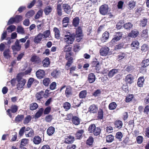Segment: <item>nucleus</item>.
<instances>
[{
    "instance_id": "obj_54",
    "label": "nucleus",
    "mask_w": 149,
    "mask_h": 149,
    "mask_svg": "<svg viewBox=\"0 0 149 149\" xmlns=\"http://www.w3.org/2000/svg\"><path fill=\"white\" fill-rule=\"evenodd\" d=\"M135 2L133 1H130L128 3V7L131 9L133 8L135 6Z\"/></svg>"
},
{
    "instance_id": "obj_49",
    "label": "nucleus",
    "mask_w": 149,
    "mask_h": 149,
    "mask_svg": "<svg viewBox=\"0 0 149 149\" xmlns=\"http://www.w3.org/2000/svg\"><path fill=\"white\" fill-rule=\"evenodd\" d=\"M133 26V25L130 22H128L124 25V28L126 29L130 30Z\"/></svg>"
},
{
    "instance_id": "obj_6",
    "label": "nucleus",
    "mask_w": 149,
    "mask_h": 149,
    "mask_svg": "<svg viewBox=\"0 0 149 149\" xmlns=\"http://www.w3.org/2000/svg\"><path fill=\"white\" fill-rule=\"evenodd\" d=\"M36 75L38 79L43 78L45 75V72L44 70L39 69L36 72Z\"/></svg>"
},
{
    "instance_id": "obj_37",
    "label": "nucleus",
    "mask_w": 149,
    "mask_h": 149,
    "mask_svg": "<svg viewBox=\"0 0 149 149\" xmlns=\"http://www.w3.org/2000/svg\"><path fill=\"white\" fill-rule=\"evenodd\" d=\"M109 36V33L107 31H105L102 35V40L103 41H105V40L108 39Z\"/></svg>"
},
{
    "instance_id": "obj_20",
    "label": "nucleus",
    "mask_w": 149,
    "mask_h": 149,
    "mask_svg": "<svg viewBox=\"0 0 149 149\" xmlns=\"http://www.w3.org/2000/svg\"><path fill=\"white\" fill-rule=\"evenodd\" d=\"M72 95V88L70 86H68L66 89V96L68 97Z\"/></svg>"
},
{
    "instance_id": "obj_64",
    "label": "nucleus",
    "mask_w": 149,
    "mask_h": 149,
    "mask_svg": "<svg viewBox=\"0 0 149 149\" xmlns=\"http://www.w3.org/2000/svg\"><path fill=\"white\" fill-rule=\"evenodd\" d=\"M56 83L55 82H53L50 84L49 88L51 90H54L56 88Z\"/></svg>"
},
{
    "instance_id": "obj_47",
    "label": "nucleus",
    "mask_w": 149,
    "mask_h": 149,
    "mask_svg": "<svg viewBox=\"0 0 149 149\" xmlns=\"http://www.w3.org/2000/svg\"><path fill=\"white\" fill-rule=\"evenodd\" d=\"M101 132V129L98 127H95L94 131L93 132L95 136H97L100 134Z\"/></svg>"
},
{
    "instance_id": "obj_51",
    "label": "nucleus",
    "mask_w": 149,
    "mask_h": 149,
    "mask_svg": "<svg viewBox=\"0 0 149 149\" xmlns=\"http://www.w3.org/2000/svg\"><path fill=\"white\" fill-rule=\"evenodd\" d=\"M43 36H44V38H46L49 37L50 34V31L49 30H47L43 32Z\"/></svg>"
},
{
    "instance_id": "obj_59",
    "label": "nucleus",
    "mask_w": 149,
    "mask_h": 149,
    "mask_svg": "<svg viewBox=\"0 0 149 149\" xmlns=\"http://www.w3.org/2000/svg\"><path fill=\"white\" fill-rule=\"evenodd\" d=\"M17 137V133L16 132H14L12 133V138L11 139V141H15Z\"/></svg>"
},
{
    "instance_id": "obj_28",
    "label": "nucleus",
    "mask_w": 149,
    "mask_h": 149,
    "mask_svg": "<svg viewBox=\"0 0 149 149\" xmlns=\"http://www.w3.org/2000/svg\"><path fill=\"white\" fill-rule=\"evenodd\" d=\"M50 80L49 78H45L42 81L43 85L46 87L48 86L50 83Z\"/></svg>"
},
{
    "instance_id": "obj_40",
    "label": "nucleus",
    "mask_w": 149,
    "mask_h": 149,
    "mask_svg": "<svg viewBox=\"0 0 149 149\" xmlns=\"http://www.w3.org/2000/svg\"><path fill=\"white\" fill-rule=\"evenodd\" d=\"M14 18L15 20V23H19L23 19L21 15H17Z\"/></svg>"
},
{
    "instance_id": "obj_43",
    "label": "nucleus",
    "mask_w": 149,
    "mask_h": 149,
    "mask_svg": "<svg viewBox=\"0 0 149 149\" xmlns=\"http://www.w3.org/2000/svg\"><path fill=\"white\" fill-rule=\"evenodd\" d=\"M117 105L115 102H112L110 103L109 106V109L111 110H113L116 109Z\"/></svg>"
},
{
    "instance_id": "obj_34",
    "label": "nucleus",
    "mask_w": 149,
    "mask_h": 149,
    "mask_svg": "<svg viewBox=\"0 0 149 149\" xmlns=\"http://www.w3.org/2000/svg\"><path fill=\"white\" fill-rule=\"evenodd\" d=\"M144 81V79L143 77H140L138 79L137 82V84L138 86L140 87H142Z\"/></svg>"
},
{
    "instance_id": "obj_29",
    "label": "nucleus",
    "mask_w": 149,
    "mask_h": 149,
    "mask_svg": "<svg viewBox=\"0 0 149 149\" xmlns=\"http://www.w3.org/2000/svg\"><path fill=\"white\" fill-rule=\"evenodd\" d=\"M139 43L137 41H133L131 44V46L132 49H137L139 47Z\"/></svg>"
},
{
    "instance_id": "obj_58",
    "label": "nucleus",
    "mask_w": 149,
    "mask_h": 149,
    "mask_svg": "<svg viewBox=\"0 0 149 149\" xmlns=\"http://www.w3.org/2000/svg\"><path fill=\"white\" fill-rule=\"evenodd\" d=\"M113 137L112 135H109L106 137V141L108 142H111L113 140Z\"/></svg>"
},
{
    "instance_id": "obj_33",
    "label": "nucleus",
    "mask_w": 149,
    "mask_h": 149,
    "mask_svg": "<svg viewBox=\"0 0 149 149\" xmlns=\"http://www.w3.org/2000/svg\"><path fill=\"white\" fill-rule=\"evenodd\" d=\"M80 19L78 17H76L73 20L72 24L75 27L77 26L79 24Z\"/></svg>"
},
{
    "instance_id": "obj_4",
    "label": "nucleus",
    "mask_w": 149,
    "mask_h": 149,
    "mask_svg": "<svg viewBox=\"0 0 149 149\" xmlns=\"http://www.w3.org/2000/svg\"><path fill=\"white\" fill-rule=\"evenodd\" d=\"M123 33L122 32H118L115 33L111 42L113 44L120 40L122 37Z\"/></svg>"
},
{
    "instance_id": "obj_17",
    "label": "nucleus",
    "mask_w": 149,
    "mask_h": 149,
    "mask_svg": "<svg viewBox=\"0 0 149 149\" xmlns=\"http://www.w3.org/2000/svg\"><path fill=\"white\" fill-rule=\"evenodd\" d=\"M72 48L66 44V56L69 57L72 55V53L71 52Z\"/></svg>"
},
{
    "instance_id": "obj_19",
    "label": "nucleus",
    "mask_w": 149,
    "mask_h": 149,
    "mask_svg": "<svg viewBox=\"0 0 149 149\" xmlns=\"http://www.w3.org/2000/svg\"><path fill=\"white\" fill-rule=\"evenodd\" d=\"M88 80L90 83H91L94 82L95 79V77L93 73L90 74L88 77Z\"/></svg>"
},
{
    "instance_id": "obj_27",
    "label": "nucleus",
    "mask_w": 149,
    "mask_h": 149,
    "mask_svg": "<svg viewBox=\"0 0 149 149\" xmlns=\"http://www.w3.org/2000/svg\"><path fill=\"white\" fill-rule=\"evenodd\" d=\"M72 121L73 123L75 125H77L80 124V119L76 116H73Z\"/></svg>"
},
{
    "instance_id": "obj_12",
    "label": "nucleus",
    "mask_w": 149,
    "mask_h": 149,
    "mask_svg": "<svg viewBox=\"0 0 149 149\" xmlns=\"http://www.w3.org/2000/svg\"><path fill=\"white\" fill-rule=\"evenodd\" d=\"M120 70L119 69L114 68L110 70L108 73V76L109 78L112 77L114 75L118 73Z\"/></svg>"
},
{
    "instance_id": "obj_22",
    "label": "nucleus",
    "mask_w": 149,
    "mask_h": 149,
    "mask_svg": "<svg viewBox=\"0 0 149 149\" xmlns=\"http://www.w3.org/2000/svg\"><path fill=\"white\" fill-rule=\"evenodd\" d=\"M55 130V128L53 127H49L47 130V134L49 136L52 135L54 133Z\"/></svg>"
},
{
    "instance_id": "obj_39",
    "label": "nucleus",
    "mask_w": 149,
    "mask_h": 149,
    "mask_svg": "<svg viewBox=\"0 0 149 149\" xmlns=\"http://www.w3.org/2000/svg\"><path fill=\"white\" fill-rule=\"evenodd\" d=\"M149 65V59H145L143 60L141 63L142 67L146 68Z\"/></svg>"
},
{
    "instance_id": "obj_60",
    "label": "nucleus",
    "mask_w": 149,
    "mask_h": 149,
    "mask_svg": "<svg viewBox=\"0 0 149 149\" xmlns=\"http://www.w3.org/2000/svg\"><path fill=\"white\" fill-rule=\"evenodd\" d=\"M51 109L50 107H47L45 109L44 111L43 110L44 114L45 115L48 114L50 112Z\"/></svg>"
},
{
    "instance_id": "obj_15",
    "label": "nucleus",
    "mask_w": 149,
    "mask_h": 149,
    "mask_svg": "<svg viewBox=\"0 0 149 149\" xmlns=\"http://www.w3.org/2000/svg\"><path fill=\"white\" fill-rule=\"evenodd\" d=\"M139 33L138 31L136 29L132 30L128 34V36L132 38H136Z\"/></svg>"
},
{
    "instance_id": "obj_30",
    "label": "nucleus",
    "mask_w": 149,
    "mask_h": 149,
    "mask_svg": "<svg viewBox=\"0 0 149 149\" xmlns=\"http://www.w3.org/2000/svg\"><path fill=\"white\" fill-rule=\"evenodd\" d=\"M32 118V116L31 115H27L24 118L23 121V123L24 124H27L31 120Z\"/></svg>"
},
{
    "instance_id": "obj_63",
    "label": "nucleus",
    "mask_w": 149,
    "mask_h": 149,
    "mask_svg": "<svg viewBox=\"0 0 149 149\" xmlns=\"http://www.w3.org/2000/svg\"><path fill=\"white\" fill-rule=\"evenodd\" d=\"M33 130L31 129L27 134H26V137H31L34 134Z\"/></svg>"
},
{
    "instance_id": "obj_23",
    "label": "nucleus",
    "mask_w": 149,
    "mask_h": 149,
    "mask_svg": "<svg viewBox=\"0 0 149 149\" xmlns=\"http://www.w3.org/2000/svg\"><path fill=\"white\" fill-rule=\"evenodd\" d=\"M114 125L115 127L120 129L122 128L123 125V123L121 120H118L115 121Z\"/></svg>"
},
{
    "instance_id": "obj_61",
    "label": "nucleus",
    "mask_w": 149,
    "mask_h": 149,
    "mask_svg": "<svg viewBox=\"0 0 149 149\" xmlns=\"http://www.w3.org/2000/svg\"><path fill=\"white\" fill-rule=\"evenodd\" d=\"M134 69V66L132 65H130L128 66L125 70L127 72H132Z\"/></svg>"
},
{
    "instance_id": "obj_18",
    "label": "nucleus",
    "mask_w": 149,
    "mask_h": 149,
    "mask_svg": "<svg viewBox=\"0 0 149 149\" xmlns=\"http://www.w3.org/2000/svg\"><path fill=\"white\" fill-rule=\"evenodd\" d=\"M60 75V72L56 70H54L51 73V76L54 78H57Z\"/></svg>"
},
{
    "instance_id": "obj_21",
    "label": "nucleus",
    "mask_w": 149,
    "mask_h": 149,
    "mask_svg": "<svg viewBox=\"0 0 149 149\" xmlns=\"http://www.w3.org/2000/svg\"><path fill=\"white\" fill-rule=\"evenodd\" d=\"M43 66L44 67H48L50 64L49 59L48 57H46L42 61Z\"/></svg>"
},
{
    "instance_id": "obj_10",
    "label": "nucleus",
    "mask_w": 149,
    "mask_h": 149,
    "mask_svg": "<svg viewBox=\"0 0 149 149\" xmlns=\"http://www.w3.org/2000/svg\"><path fill=\"white\" fill-rule=\"evenodd\" d=\"M134 77L131 74L127 75L125 79V81L127 84H131L133 82Z\"/></svg>"
},
{
    "instance_id": "obj_14",
    "label": "nucleus",
    "mask_w": 149,
    "mask_h": 149,
    "mask_svg": "<svg viewBox=\"0 0 149 149\" xmlns=\"http://www.w3.org/2000/svg\"><path fill=\"white\" fill-rule=\"evenodd\" d=\"M44 95V91H41L37 92L35 95V97L38 101H40L43 98Z\"/></svg>"
},
{
    "instance_id": "obj_13",
    "label": "nucleus",
    "mask_w": 149,
    "mask_h": 149,
    "mask_svg": "<svg viewBox=\"0 0 149 149\" xmlns=\"http://www.w3.org/2000/svg\"><path fill=\"white\" fill-rule=\"evenodd\" d=\"M74 140V136L69 134L66 136V143H72L73 142Z\"/></svg>"
},
{
    "instance_id": "obj_35",
    "label": "nucleus",
    "mask_w": 149,
    "mask_h": 149,
    "mask_svg": "<svg viewBox=\"0 0 149 149\" xmlns=\"http://www.w3.org/2000/svg\"><path fill=\"white\" fill-rule=\"evenodd\" d=\"M24 118V115H18L16 117L15 119V121L16 122H19L21 121Z\"/></svg>"
},
{
    "instance_id": "obj_2",
    "label": "nucleus",
    "mask_w": 149,
    "mask_h": 149,
    "mask_svg": "<svg viewBox=\"0 0 149 149\" xmlns=\"http://www.w3.org/2000/svg\"><path fill=\"white\" fill-rule=\"evenodd\" d=\"M74 39V36L70 33L69 32L66 33V44H72Z\"/></svg>"
},
{
    "instance_id": "obj_62",
    "label": "nucleus",
    "mask_w": 149,
    "mask_h": 149,
    "mask_svg": "<svg viewBox=\"0 0 149 149\" xmlns=\"http://www.w3.org/2000/svg\"><path fill=\"white\" fill-rule=\"evenodd\" d=\"M81 27H79L76 29L75 35H82Z\"/></svg>"
},
{
    "instance_id": "obj_31",
    "label": "nucleus",
    "mask_w": 149,
    "mask_h": 149,
    "mask_svg": "<svg viewBox=\"0 0 149 149\" xmlns=\"http://www.w3.org/2000/svg\"><path fill=\"white\" fill-rule=\"evenodd\" d=\"M84 133V131L82 130H78L75 134V136L77 139H80Z\"/></svg>"
},
{
    "instance_id": "obj_45",
    "label": "nucleus",
    "mask_w": 149,
    "mask_h": 149,
    "mask_svg": "<svg viewBox=\"0 0 149 149\" xmlns=\"http://www.w3.org/2000/svg\"><path fill=\"white\" fill-rule=\"evenodd\" d=\"M68 57L66 56V59L68 60V61L66 64V65L68 66V67H70L73 62V58L72 57H70L69 58H68Z\"/></svg>"
},
{
    "instance_id": "obj_1",
    "label": "nucleus",
    "mask_w": 149,
    "mask_h": 149,
    "mask_svg": "<svg viewBox=\"0 0 149 149\" xmlns=\"http://www.w3.org/2000/svg\"><path fill=\"white\" fill-rule=\"evenodd\" d=\"M24 75L23 73L21 72L18 73L16 76V80L17 82V88L18 90H22V89L23 88L26 83V79L22 78Z\"/></svg>"
},
{
    "instance_id": "obj_3",
    "label": "nucleus",
    "mask_w": 149,
    "mask_h": 149,
    "mask_svg": "<svg viewBox=\"0 0 149 149\" xmlns=\"http://www.w3.org/2000/svg\"><path fill=\"white\" fill-rule=\"evenodd\" d=\"M109 8L107 5L105 4L101 6L99 8L100 13L102 15L108 14Z\"/></svg>"
},
{
    "instance_id": "obj_16",
    "label": "nucleus",
    "mask_w": 149,
    "mask_h": 149,
    "mask_svg": "<svg viewBox=\"0 0 149 149\" xmlns=\"http://www.w3.org/2000/svg\"><path fill=\"white\" fill-rule=\"evenodd\" d=\"M33 141L34 144L36 145H38L41 143L42 139L39 136L37 135L34 136Z\"/></svg>"
},
{
    "instance_id": "obj_36",
    "label": "nucleus",
    "mask_w": 149,
    "mask_h": 149,
    "mask_svg": "<svg viewBox=\"0 0 149 149\" xmlns=\"http://www.w3.org/2000/svg\"><path fill=\"white\" fill-rule=\"evenodd\" d=\"M28 139H22L21 142V144L19 146V148H24V146H25L28 143Z\"/></svg>"
},
{
    "instance_id": "obj_44",
    "label": "nucleus",
    "mask_w": 149,
    "mask_h": 149,
    "mask_svg": "<svg viewBox=\"0 0 149 149\" xmlns=\"http://www.w3.org/2000/svg\"><path fill=\"white\" fill-rule=\"evenodd\" d=\"M93 138L92 136H90L86 141V144L88 146L92 145L93 142Z\"/></svg>"
},
{
    "instance_id": "obj_24",
    "label": "nucleus",
    "mask_w": 149,
    "mask_h": 149,
    "mask_svg": "<svg viewBox=\"0 0 149 149\" xmlns=\"http://www.w3.org/2000/svg\"><path fill=\"white\" fill-rule=\"evenodd\" d=\"M53 31L55 33V38L57 39H59L60 37V33L59 30L56 27H54Z\"/></svg>"
},
{
    "instance_id": "obj_46",
    "label": "nucleus",
    "mask_w": 149,
    "mask_h": 149,
    "mask_svg": "<svg viewBox=\"0 0 149 149\" xmlns=\"http://www.w3.org/2000/svg\"><path fill=\"white\" fill-rule=\"evenodd\" d=\"M98 118L100 119H102L103 117V112L102 109H100L99 110L98 113Z\"/></svg>"
},
{
    "instance_id": "obj_5",
    "label": "nucleus",
    "mask_w": 149,
    "mask_h": 149,
    "mask_svg": "<svg viewBox=\"0 0 149 149\" xmlns=\"http://www.w3.org/2000/svg\"><path fill=\"white\" fill-rule=\"evenodd\" d=\"M18 109V106L15 104L12 105L10 107V109H8L7 111V112L8 113V114L9 115L10 118L12 117V115L11 113H16Z\"/></svg>"
},
{
    "instance_id": "obj_11",
    "label": "nucleus",
    "mask_w": 149,
    "mask_h": 149,
    "mask_svg": "<svg viewBox=\"0 0 149 149\" xmlns=\"http://www.w3.org/2000/svg\"><path fill=\"white\" fill-rule=\"evenodd\" d=\"M43 34L41 33H39L36 36H35L33 39L34 42L36 44H38L40 42L42 39Z\"/></svg>"
},
{
    "instance_id": "obj_56",
    "label": "nucleus",
    "mask_w": 149,
    "mask_h": 149,
    "mask_svg": "<svg viewBox=\"0 0 149 149\" xmlns=\"http://www.w3.org/2000/svg\"><path fill=\"white\" fill-rule=\"evenodd\" d=\"M57 10L58 15L59 16H61L62 15L61 6L59 4L57 6Z\"/></svg>"
},
{
    "instance_id": "obj_50",
    "label": "nucleus",
    "mask_w": 149,
    "mask_h": 149,
    "mask_svg": "<svg viewBox=\"0 0 149 149\" xmlns=\"http://www.w3.org/2000/svg\"><path fill=\"white\" fill-rule=\"evenodd\" d=\"M141 37L144 38H146L148 37V30L146 29L142 31L141 35Z\"/></svg>"
},
{
    "instance_id": "obj_48",
    "label": "nucleus",
    "mask_w": 149,
    "mask_h": 149,
    "mask_svg": "<svg viewBox=\"0 0 149 149\" xmlns=\"http://www.w3.org/2000/svg\"><path fill=\"white\" fill-rule=\"evenodd\" d=\"M96 126L94 124H92L90 125L88 129V131L89 132L93 133L95 129Z\"/></svg>"
},
{
    "instance_id": "obj_38",
    "label": "nucleus",
    "mask_w": 149,
    "mask_h": 149,
    "mask_svg": "<svg viewBox=\"0 0 149 149\" xmlns=\"http://www.w3.org/2000/svg\"><path fill=\"white\" fill-rule=\"evenodd\" d=\"M35 13V12L33 10H30L28 11L25 14V17L28 18H30L32 17Z\"/></svg>"
},
{
    "instance_id": "obj_42",
    "label": "nucleus",
    "mask_w": 149,
    "mask_h": 149,
    "mask_svg": "<svg viewBox=\"0 0 149 149\" xmlns=\"http://www.w3.org/2000/svg\"><path fill=\"white\" fill-rule=\"evenodd\" d=\"M10 50L9 49H6L3 52L4 56L7 58L10 57Z\"/></svg>"
},
{
    "instance_id": "obj_52",
    "label": "nucleus",
    "mask_w": 149,
    "mask_h": 149,
    "mask_svg": "<svg viewBox=\"0 0 149 149\" xmlns=\"http://www.w3.org/2000/svg\"><path fill=\"white\" fill-rule=\"evenodd\" d=\"M16 28L15 26L14 25H11L9 26L7 29L8 30V32H11L14 31Z\"/></svg>"
},
{
    "instance_id": "obj_25",
    "label": "nucleus",
    "mask_w": 149,
    "mask_h": 149,
    "mask_svg": "<svg viewBox=\"0 0 149 149\" xmlns=\"http://www.w3.org/2000/svg\"><path fill=\"white\" fill-rule=\"evenodd\" d=\"M53 8L50 6H48L46 7L44 9V12L45 15H46L49 14L52 11Z\"/></svg>"
},
{
    "instance_id": "obj_9",
    "label": "nucleus",
    "mask_w": 149,
    "mask_h": 149,
    "mask_svg": "<svg viewBox=\"0 0 149 149\" xmlns=\"http://www.w3.org/2000/svg\"><path fill=\"white\" fill-rule=\"evenodd\" d=\"M98 107L95 104L91 105L88 109V111L91 113H95L97 112Z\"/></svg>"
},
{
    "instance_id": "obj_53",
    "label": "nucleus",
    "mask_w": 149,
    "mask_h": 149,
    "mask_svg": "<svg viewBox=\"0 0 149 149\" xmlns=\"http://www.w3.org/2000/svg\"><path fill=\"white\" fill-rule=\"evenodd\" d=\"M11 48L13 52H18L19 51L21 48V47H17V46L15 45H13L11 46Z\"/></svg>"
},
{
    "instance_id": "obj_41",
    "label": "nucleus",
    "mask_w": 149,
    "mask_h": 149,
    "mask_svg": "<svg viewBox=\"0 0 149 149\" xmlns=\"http://www.w3.org/2000/svg\"><path fill=\"white\" fill-rule=\"evenodd\" d=\"M87 95V91L86 90H84L81 91L79 93V96L81 98H85Z\"/></svg>"
},
{
    "instance_id": "obj_55",
    "label": "nucleus",
    "mask_w": 149,
    "mask_h": 149,
    "mask_svg": "<svg viewBox=\"0 0 149 149\" xmlns=\"http://www.w3.org/2000/svg\"><path fill=\"white\" fill-rule=\"evenodd\" d=\"M123 137V134L122 133L120 132H117L116 135V138L118 139L119 141H121V138Z\"/></svg>"
},
{
    "instance_id": "obj_32",
    "label": "nucleus",
    "mask_w": 149,
    "mask_h": 149,
    "mask_svg": "<svg viewBox=\"0 0 149 149\" xmlns=\"http://www.w3.org/2000/svg\"><path fill=\"white\" fill-rule=\"evenodd\" d=\"M38 107V104L36 102H33L30 104L29 108L31 110L36 109Z\"/></svg>"
},
{
    "instance_id": "obj_26",
    "label": "nucleus",
    "mask_w": 149,
    "mask_h": 149,
    "mask_svg": "<svg viewBox=\"0 0 149 149\" xmlns=\"http://www.w3.org/2000/svg\"><path fill=\"white\" fill-rule=\"evenodd\" d=\"M43 110L44 109L43 108H40L35 114V117L37 118L40 117L42 115Z\"/></svg>"
},
{
    "instance_id": "obj_8",
    "label": "nucleus",
    "mask_w": 149,
    "mask_h": 149,
    "mask_svg": "<svg viewBox=\"0 0 149 149\" xmlns=\"http://www.w3.org/2000/svg\"><path fill=\"white\" fill-rule=\"evenodd\" d=\"M30 61L34 64H38L41 62L40 58L37 55L33 56L31 58Z\"/></svg>"
},
{
    "instance_id": "obj_7",
    "label": "nucleus",
    "mask_w": 149,
    "mask_h": 149,
    "mask_svg": "<svg viewBox=\"0 0 149 149\" xmlns=\"http://www.w3.org/2000/svg\"><path fill=\"white\" fill-rule=\"evenodd\" d=\"M109 49L108 47L105 46L101 48L100 50V53L101 55L106 56L108 54Z\"/></svg>"
},
{
    "instance_id": "obj_57",
    "label": "nucleus",
    "mask_w": 149,
    "mask_h": 149,
    "mask_svg": "<svg viewBox=\"0 0 149 149\" xmlns=\"http://www.w3.org/2000/svg\"><path fill=\"white\" fill-rule=\"evenodd\" d=\"M34 78H30L29 79L27 84V86L28 88L31 86V85L34 81Z\"/></svg>"
}]
</instances>
